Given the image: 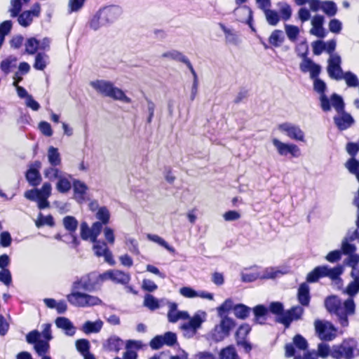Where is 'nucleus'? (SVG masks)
I'll return each instance as SVG.
<instances>
[{
  "label": "nucleus",
  "mask_w": 359,
  "mask_h": 359,
  "mask_svg": "<svg viewBox=\"0 0 359 359\" xmlns=\"http://www.w3.org/2000/svg\"><path fill=\"white\" fill-rule=\"evenodd\" d=\"M57 327L62 330L67 336L72 337L76 333V327L69 319L65 317H58L55 321Z\"/></svg>",
  "instance_id": "obj_20"
},
{
  "label": "nucleus",
  "mask_w": 359,
  "mask_h": 359,
  "mask_svg": "<svg viewBox=\"0 0 359 359\" xmlns=\"http://www.w3.org/2000/svg\"><path fill=\"white\" fill-rule=\"evenodd\" d=\"M72 176L66 172H64L61 177L57 179L56 183V189L61 194H66L69 191L72 187L71 182Z\"/></svg>",
  "instance_id": "obj_23"
},
{
  "label": "nucleus",
  "mask_w": 359,
  "mask_h": 359,
  "mask_svg": "<svg viewBox=\"0 0 359 359\" xmlns=\"http://www.w3.org/2000/svg\"><path fill=\"white\" fill-rule=\"evenodd\" d=\"M253 313L255 315V322L258 324H264L266 320V315L268 313L267 307L264 305L259 304L254 307Z\"/></svg>",
  "instance_id": "obj_30"
},
{
  "label": "nucleus",
  "mask_w": 359,
  "mask_h": 359,
  "mask_svg": "<svg viewBox=\"0 0 359 359\" xmlns=\"http://www.w3.org/2000/svg\"><path fill=\"white\" fill-rule=\"evenodd\" d=\"M251 309L243 304H238L234 306L233 313L236 318L244 320L247 318L250 313Z\"/></svg>",
  "instance_id": "obj_38"
},
{
  "label": "nucleus",
  "mask_w": 359,
  "mask_h": 359,
  "mask_svg": "<svg viewBox=\"0 0 359 359\" xmlns=\"http://www.w3.org/2000/svg\"><path fill=\"white\" fill-rule=\"evenodd\" d=\"M326 309L337 316L339 322L343 327L348 325V316L355 313V304L353 299L348 298L342 304L341 299L336 295L327 297L325 300Z\"/></svg>",
  "instance_id": "obj_3"
},
{
  "label": "nucleus",
  "mask_w": 359,
  "mask_h": 359,
  "mask_svg": "<svg viewBox=\"0 0 359 359\" xmlns=\"http://www.w3.org/2000/svg\"><path fill=\"white\" fill-rule=\"evenodd\" d=\"M359 255L357 254H351L348 255V258L347 259V265L352 268L351 272H353L355 269L359 271Z\"/></svg>",
  "instance_id": "obj_64"
},
{
  "label": "nucleus",
  "mask_w": 359,
  "mask_h": 359,
  "mask_svg": "<svg viewBox=\"0 0 359 359\" xmlns=\"http://www.w3.org/2000/svg\"><path fill=\"white\" fill-rule=\"evenodd\" d=\"M64 172L60 170L56 165H50L43 170L44 177L50 181L59 179Z\"/></svg>",
  "instance_id": "obj_33"
},
{
  "label": "nucleus",
  "mask_w": 359,
  "mask_h": 359,
  "mask_svg": "<svg viewBox=\"0 0 359 359\" xmlns=\"http://www.w3.org/2000/svg\"><path fill=\"white\" fill-rule=\"evenodd\" d=\"M101 274L92 272L77 278L72 286V292L67 296L68 302L75 306L79 307H88L100 305L102 300L97 297L93 296L86 293L79 292L83 290L88 292H93L96 290L102 283Z\"/></svg>",
  "instance_id": "obj_1"
},
{
  "label": "nucleus",
  "mask_w": 359,
  "mask_h": 359,
  "mask_svg": "<svg viewBox=\"0 0 359 359\" xmlns=\"http://www.w3.org/2000/svg\"><path fill=\"white\" fill-rule=\"evenodd\" d=\"M304 309L301 306H295L287 310L283 315L277 319V322L283 324L286 328L289 327L291 323L302 318Z\"/></svg>",
  "instance_id": "obj_12"
},
{
  "label": "nucleus",
  "mask_w": 359,
  "mask_h": 359,
  "mask_svg": "<svg viewBox=\"0 0 359 359\" xmlns=\"http://www.w3.org/2000/svg\"><path fill=\"white\" fill-rule=\"evenodd\" d=\"M251 330V327L248 324H243L238 329L236 336L237 338L238 344H241L243 341Z\"/></svg>",
  "instance_id": "obj_50"
},
{
  "label": "nucleus",
  "mask_w": 359,
  "mask_h": 359,
  "mask_svg": "<svg viewBox=\"0 0 359 359\" xmlns=\"http://www.w3.org/2000/svg\"><path fill=\"white\" fill-rule=\"evenodd\" d=\"M233 15L238 21L250 24L252 20V11L247 6H238L233 11Z\"/></svg>",
  "instance_id": "obj_21"
},
{
  "label": "nucleus",
  "mask_w": 359,
  "mask_h": 359,
  "mask_svg": "<svg viewBox=\"0 0 359 359\" xmlns=\"http://www.w3.org/2000/svg\"><path fill=\"white\" fill-rule=\"evenodd\" d=\"M17 58L15 56L10 55L1 61L0 68L1 71L8 75L13 67L16 66Z\"/></svg>",
  "instance_id": "obj_37"
},
{
  "label": "nucleus",
  "mask_w": 359,
  "mask_h": 359,
  "mask_svg": "<svg viewBox=\"0 0 359 359\" xmlns=\"http://www.w3.org/2000/svg\"><path fill=\"white\" fill-rule=\"evenodd\" d=\"M280 13L283 20H288L292 15V9L290 6L287 3H279Z\"/></svg>",
  "instance_id": "obj_60"
},
{
  "label": "nucleus",
  "mask_w": 359,
  "mask_h": 359,
  "mask_svg": "<svg viewBox=\"0 0 359 359\" xmlns=\"http://www.w3.org/2000/svg\"><path fill=\"white\" fill-rule=\"evenodd\" d=\"M313 88L316 92L320 94L319 99L323 111L325 112L330 111V98H328V97L325 94V91L326 90L325 83L320 79H313Z\"/></svg>",
  "instance_id": "obj_13"
},
{
  "label": "nucleus",
  "mask_w": 359,
  "mask_h": 359,
  "mask_svg": "<svg viewBox=\"0 0 359 359\" xmlns=\"http://www.w3.org/2000/svg\"><path fill=\"white\" fill-rule=\"evenodd\" d=\"M288 272L287 269H279L275 267H268L261 273L262 279H273L286 274Z\"/></svg>",
  "instance_id": "obj_26"
},
{
  "label": "nucleus",
  "mask_w": 359,
  "mask_h": 359,
  "mask_svg": "<svg viewBox=\"0 0 359 359\" xmlns=\"http://www.w3.org/2000/svg\"><path fill=\"white\" fill-rule=\"evenodd\" d=\"M268 309V312L270 311L271 313L276 315V320L283 315L285 311H284V306L280 302H273L270 303Z\"/></svg>",
  "instance_id": "obj_47"
},
{
  "label": "nucleus",
  "mask_w": 359,
  "mask_h": 359,
  "mask_svg": "<svg viewBox=\"0 0 359 359\" xmlns=\"http://www.w3.org/2000/svg\"><path fill=\"white\" fill-rule=\"evenodd\" d=\"M62 223L65 229L69 231L71 241L74 245H79V241L75 236V231L78 226V221L73 216H66L63 218Z\"/></svg>",
  "instance_id": "obj_17"
},
{
  "label": "nucleus",
  "mask_w": 359,
  "mask_h": 359,
  "mask_svg": "<svg viewBox=\"0 0 359 359\" xmlns=\"http://www.w3.org/2000/svg\"><path fill=\"white\" fill-rule=\"evenodd\" d=\"M90 85L99 93L111 97L116 100H119L125 103H130L131 99L126 95L124 92L114 86V84L105 80H96L91 81Z\"/></svg>",
  "instance_id": "obj_5"
},
{
  "label": "nucleus",
  "mask_w": 359,
  "mask_h": 359,
  "mask_svg": "<svg viewBox=\"0 0 359 359\" xmlns=\"http://www.w3.org/2000/svg\"><path fill=\"white\" fill-rule=\"evenodd\" d=\"M125 243L128 247V250L131 253L136 255L140 254L139 245L136 239L133 238H127Z\"/></svg>",
  "instance_id": "obj_61"
},
{
  "label": "nucleus",
  "mask_w": 359,
  "mask_h": 359,
  "mask_svg": "<svg viewBox=\"0 0 359 359\" xmlns=\"http://www.w3.org/2000/svg\"><path fill=\"white\" fill-rule=\"evenodd\" d=\"M272 144L280 156H285L290 154L292 156L297 158L301 155L300 149L294 144L285 143L277 138L272 140Z\"/></svg>",
  "instance_id": "obj_11"
},
{
  "label": "nucleus",
  "mask_w": 359,
  "mask_h": 359,
  "mask_svg": "<svg viewBox=\"0 0 359 359\" xmlns=\"http://www.w3.org/2000/svg\"><path fill=\"white\" fill-rule=\"evenodd\" d=\"M47 158L50 165L60 166L62 163V158L58 149L53 146L48 149Z\"/></svg>",
  "instance_id": "obj_29"
},
{
  "label": "nucleus",
  "mask_w": 359,
  "mask_h": 359,
  "mask_svg": "<svg viewBox=\"0 0 359 359\" xmlns=\"http://www.w3.org/2000/svg\"><path fill=\"white\" fill-rule=\"evenodd\" d=\"M92 243H94L93 249L97 257H102L109 250L106 242L97 240V241H93Z\"/></svg>",
  "instance_id": "obj_51"
},
{
  "label": "nucleus",
  "mask_w": 359,
  "mask_h": 359,
  "mask_svg": "<svg viewBox=\"0 0 359 359\" xmlns=\"http://www.w3.org/2000/svg\"><path fill=\"white\" fill-rule=\"evenodd\" d=\"M298 301L302 306H307L310 302L309 286L307 283H303L298 289Z\"/></svg>",
  "instance_id": "obj_28"
},
{
  "label": "nucleus",
  "mask_w": 359,
  "mask_h": 359,
  "mask_svg": "<svg viewBox=\"0 0 359 359\" xmlns=\"http://www.w3.org/2000/svg\"><path fill=\"white\" fill-rule=\"evenodd\" d=\"M222 30L224 33L226 41L233 45H238L240 42L239 38L236 32L232 29L227 28L223 24L219 25Z\"/></svg>",
  "instance_id": "obj_35"
},
{
  "label": "nucleus",
  "mask_w": 359,
  "mask_h": 359,
  "mask_svg": "<svg viewBox=\"0 0 359 359\" xmlns=\"http://www.w3.org/2000/svg\"><path fill=\"white\" fill-rule=\"evenodd\" d=\"M96 218L101 222L102 224H107L109 222L110 219V212L107 207L102 206L98 208L97 212L96 213Z\"/></svg>",
  "instance_id": "obj_46"
},
{
  "label": "nucleus",
  "mask_w": 359,
  "mask_h": 359,
  "mask_svg": "<svg viewBox=\"0 0 359 359\" xmlns=\"http://www.w3.org/2000/svg\"><path fill=\"white\" fill-rule=\"evenodd\" d=\"M331 348L330 346L325 343H320L318 346L317 355L318 357L325 358L330 355Z\"/></svg>",
  "instance_id": "obj_63"
},
{
  "label": "nucleus",
  "mask_w": 359,
  "mask_h": 359,
  "mask_svg": "<svg viewBox=\"0 0 359 359\" xmlns=\"http://www.w3.org/2000/svg\"><path fill=\"white\" fill-rule=\"evenodd\" d=\"M321 11H323L327 16L332 17L337 12L336 4L332 1H323Z\"/></svg>",
  "instance_id": "obj_43"
},
{
  "label": "nucleus",
  "mask_w": 359,
  "mask_h": 359,
  "mask_svg": "<svg viewBox=\"0 0 359 359\" xmlns=\"http://www.w3.org/2000/svg\"><path fill=\"white\" fill-rule=\"evenodd\" d=\"M147 238L149 241L154 242L156 243H158L161 246L163 247L170 253L174 254L175 252V248L173 247L170 246V245H168V243L163 238L160 237L159 236L156 235V234L148 233L147 235Z\"/></svg>",
  "instance_id": "obj_39"
},
{
  "label": "nucleus",
  "mask_w": 359,
  "mask_h": 359,
  "mask_svg": "<svg viewBox=\"0 0 359 359\" xmlns=\"http://www.w3.org/2000/svg\"><path fill=\"white\" fill-rule=\"evenodd\" d=\"M331 107L337 111V115L333 118L334 124L340 130H344L350 128L355 122L352 116L344 111V102L339 95L334 93L330 97Z\"/></svg>",
  "instance_id": "obj_4"
},
{
  "label": "nucleus",
  "mask_w": 359,
  "mask_h": 359,
  "mask_svg": "<svg viewBox=\"0 0 359 359\" xmlns=\"http://www.w3.org/2000/svg\"><path fill=\"white\" fill-rule=\"evenodd\" d=\"M314 325L316 332L322 341H332L335 338L337 330L331 323L317 320Z\"/></svg>",
  "instance_id": "obj_9"
},
{
  "label": "nucleus",
  "mask_w": 359,
  "mask_h": 359,
  "mask_svg": "<svg viewBox=\"0 0 359 359\" xmlns=\"http://www.w3.org/2000/svg\"><path fill=\"white\" fill-rule=\"evenodd\" d=\"M103 325L102 320H98L95 322L86 321L82 326V330L86 334L97 333L100 331Z\"/></svg>",
  "instance_id": "obj_32"
},
{
  "label": "nucleus",
  "mask_w": 359,
  "mask_h": 359,
  "mask_svg": "<svg viewBox=\"0 0 359 359\" xmlns=\"http://www.w3.org/2000/svg\"><path fill=\"white\" fill-rule=\"evenodd\" d=\"M284 35L281 30L276 29L272 32L269 38V42L270 44L275 47L280 46L284 41Z\"/></svg>",
  "instance_id": "obj_40"
},
{
  "label": "nucleus",
  "mask_w": 359,
  "mask_h": 359,
  "mask_svg": "<svg viewBox=\"0 0 359 359\" xmlns=\"http://www.w3.org/2000/svg\"><path fill=\"white\" fill-rule=\"evenodd\" d=\"M102 20L106 23H111L117 20L122 14V9L118 6H110L99 10Z\"/></svg>",
  "instance_id": "obj_16"
},
{
  "label": "nucleus",
  "mask_w": 359,
  "mask_h": 359,
  "mask_svg": "<svg viewBox=\"0 0 359 359\" xmlns=\"http://www.w3.org/2000/svg\"><path fill=\"white\" fill-rule=\"evenodd\" d=\"M344 358L351 359L356 348V342L353 339L344 340L340 345Z\"/></svg>",
  "instance_id": "obj_27"
},
{
  "label": "nucleus",
  "mask_w": 359,
  "mask_h": 359,
  "mask_svg": "<svg viewBox=\"0 0 359 359\" xmlns=\"http://www.w3.org/2000/svg\"><path fill=\"white\" fill-rule=\"evenodd\" d=\"M341 79H344L347 86L349 87H356L359 83L357 76L351 72L344 73L341 76Z\"/></svg>",
  "instance_id": "obj_58"
},
{
  "label": "nucleus",
  "mask_w": 359,
  "mask_h": 359,
  "mask_svg": "<svg viewBox=\"0 0 359 359\" xmlns=\"http://www.w3.org/2000/svg\"><path fill=\"white\" fill-rule=\"evenodd\" d=\"M39 40L34 37L29 38L25 43V51L29 55H34L39 50Z\"/></svg>",
  "instance_id": "obj_42"
},
{
  "label": "nucleus",
  "mask_w": 359,
  "mask_h": 359,
  "mask_svg": "<svg viewBox=\"0 0 359 359\" xmlns=\"http://www.w3.org/2000/svg\"><path fill=\"white\" fill-rule=\"evenodd\" d=\"M17 17L18 23L24 27L29 26L34 18V15H32V14L29 11H25L21 13Z\"/></svg>",
  "instance_id": "obj_45"
},
{
  "label": "nucleus",
  "mask_w": 359,
  "mask_h": 359,
  "mask_svg": "<svg viewBox=\"0 0 359 359\" xmlns=\"http://www.w3.org/2000/svg\"><path fill=\"white\" fill-rule=\"evenodd\" d=\"M341 60L338 54H331L328 60L327 73L332 79L341 80L344 74L341 67Z\"/></svg>",
  "instance_id": "obj_14"
},
{
  "label": "nucleus",
  "mask_w": 359,
  "mask_h": 359,
  "mask_svg": "<svg viewBox=\"0 0 359 359\" xmlns=\"http://www.w3.org/2000/svg\"><path fill=\"white\" fill-rule=\"evenodd\" d=\"M81 237L84 241L90 240L93 242V233L91 229L86 222L81 224Z\"/></svg>",
  "instance_id": "obj_59"
},
{
  "label": "nucleus",
  "mask_w": 359,
  "mask_h": 359,
  "mask_svg": "<svg viewBox=\"0 0 359 359\" xmlns=\"http://www.w3.org/2000/svg\"><path fill=\"white\" fill-rule=\"evenodd\" d=\"M136 345H137V341H135L128 340L126 342V351L123 353V359H137V353L135 351L131 349L133 346H136Z\"/></svg>",
  "instance_id": "obj_56"
},
{
  "label": "nucleus",
  "mask_w": 359,
  "mask_h": 359,
  "mask_svg": "<svg viewBox=\"0 0 359 359\" xmlns=\"http://www.w3.org/2000/svg\"><path fill=\"white\" fill-rule=\"evenodd\" d=\"M352 280L346 287L345 292L349 296L348 298L353 299L359 292V271L355 269L353 272H351Z\"/></svg>",
  "instance_id": "obj_22"
},
{
  "label": "nucleus",
  "mask_w": 359,
  "mask_h": 359,
  "mask_svg": "<svg viewBox=\"0 0 359 359\" xmlns=\"http://www.w3.org/2000/svg\"><path fill=\"white\" fill-rule=\"evenodd\" d=\"M346 167L351 174L356 176L359 182V161L351 158L346 162Z\"/></svg>",
  "instance_id": "obj_53"
},
{
  "label": "nucleus",
  "mask_w": 359,
  "mask_h": 359,
  "mask_svg": "<svg viewBox=\"0 0 359 359\" xmlns=\"http://www.w3.org/2000/svg\"><path fill=\"white\" fill-rule=\"evenodd\" d=\"M220 359H238V356L233 346L223 348L219 353Z\"/></svg>",
  "instance_id": "obj_55"
},
{
  "label": "nucleus",
  "mask_w": 359,
  "mask_h": 359,
  "mask_svg": "<svg viewBox=\"0 0 359 359\" xmlns=\"http://www.w3.org/2000/svg\"><path fill=\"white\" fill-rule=\"evenodd\" d=\"M235 323L233 319L228 316L222 318L219 325H215L214 329L208 334L209 340L219 342L229 335L230 331L234 327Z\"/></svg>",
  "instance_id": "obj_7"
},
{
  "label": "nucleus",
  "mask_w": 359,
  "mask_h": 359,
  "mask_svg": "<svg viewBox=\"0 0 359 359\" xmlns=\"http://www.w3.org/2000/svg\"><path fill=\"white\" fill-rule=\"evenodd\" d=\"M107 25L104 20H102V15L98 11L90 19L89 21L90 27L96 31L99 29L100 27Z\"/></svg>",
  "instance_id": "obj_41"
},
{
  "label": "nucleus",
  "mask_w": 359,
  "mask_h": 359,
  "mask_svg": "<svg viewBox=\"0 0 359 359\" xmlns=\"http://www.w3.org/2000/svg\"><path fill=\"white\" fill-rule=\"evenodd\" d=\"M294 345L300 350L305 351L308 348L307 341L301 334H297L293 338Z\"/></svg>",
  "instance_id": "obj_62"
},
{
  "label": "nucleus",
  "mask_w": 359,
  "mask_h": 359,
  "mask_svg": "<svg viewBox=\"0 0 359 359\" xmlns=\"http://www.w3.org/2000/svg\"><path fill=\"white\" fill-rule=\"evenodd\" d=\"M278 128L282 133L286 134V135L294 140L305 142V134L301 128L292 123L285 122L278 126Z\"/></svg>",
  "instance_id": "obj_10"
},
{
  "label": "nucleus",
  "mask_w": 359,
  "mask_h": 359,
  "mask_svg": "<svg viewBox=\"0 0 359 359\" xmlns=\"http://www.w3.org/2000/svg\"><path fill=\"white\" fill-rule=\"evenodd\" d=\"M342 273L343 267L341 265L334 268H330L326 265L319 266L308 273L306 280L309 283H315L323 277H329L332 280H336Z\"/></svg>",
  "instance_id": "obj_6"
},
{
  "label": "nucleus",
  "mask_w": 359,
  "mask_h": 359,
  "mask_svg": "<svg viewBox=\"0 0 359 359\" xmlns=\"http://www.w3.org/2000/svg\"><path fill=\"white\" fill-rule=\"evenodd\" d=\"M165 305L168 308L167 318L169 323H175L179 320H188L180 326L185 338H193L207 319V313L204 311L198 310L191 317L188 311L179 310L178 304L175 302L165 301Z\"/></svg>",
  "instance_id": "obj_2"
},
{
  "label": "nucleus",
  "mask_w": 359,
  "mask_h": 359,
  "mask_svg": "<svg viewBox=\"0 0 359 359\" xmlns=\"http://www.w3.org/2000/svg\"><path fill=\"white\" fill-rule=\"evenodd\" d=\"M29 0H11V6L8 9L11 17L16 18L22 11L23 4H27Z\"/></svg>",
  "instance_id": "obj_34"
},
{
  "label": "nucleus",
  "mask_w": 359,
  "mask_h": 359,
  "mask_svg": "<svg viewBox=\"0 0 359 359\" xmlns=\"http://www.w3.org/2000/svg\"><path fill=\"white\" fill-rule=\"evenodd\" d=\"M26 340L28 344H34V348L39 356L46 355L49 351V341L41 339L40 332L32 330L26 335Z\"/></svg>",
  "instance_id": "obj_8"
},
{
  "label": "nucleus",
  "mask_w": 359,
  "mask_h": 359,
  "mask_svg": "<svg viewBox=\"0 0 359 359\" xmlns=\"http://www.w3.org/2000/svg\"><path fill=\"white\" fill-rule=\"evenodd\" d=\"M285 31L288 39L291 42H295L299 34V29L297 26L285 24Z\"/></svg>",
  "instance_id": "obj_48"
},
{
  "label": "nucleus",
  "mask_w": 359,
  "mask_h": 359,
  "mask_svg": "<svg viewBox=\"0 0 359 359\" xmlns=\"http://www.w3.org/2000/svg\"><path fill=\"white\" fill-rule=\"evenodd\" d=\"M324 21L325 18L323 15H315L311 20L312 28L310 30V33L319 38H324L326 34L323 27Z\"/></svg>",
  "instance_id": "obj_19"
},
{
  "label": "nucleus",
  "mask_w": 359,
  "mask_h": 359,
  "mask_svg": "<svg viewBox=\"0 0 359 359\" xmlns=\"http://www.w3.org/2000/svg\"><path fill=\"white\" fill-rule=\"evenodd\" d=\"M264 13L266 21L269 25H271L272 26H275L280 21V16L276 11L271 10L269 8V9L265 11Z\"/></svg>",
  "instance_id": "obj_52"
},
{
  "label": "nucleus",
  "mask_w": 359,
  "mask_h": 359,
  "mask_svg": "<svg viewBox=\"0 0 359 359\" xmlns=\"http://www.w3.org/2000/svg\"><path fill=\"white\" fill-rule=\"evenodd\" d=\"M76 350L81 354L83 355L88 352H90V342L86 339H81L76 341L75 343Z\"/></svg>",
  "instance_id": "obj_57"
},
{
  "label": "nucleus",
  "mask_w": 359,
  "mask_h": 359,
  "mask_svg": "<svg viewBox=\"0 0 359 359\" xmlns=\"http://www.w3.org/2000/svg\"><path fill=\"white\" fill-rule=\"evenodd\" d=\"M72 187L75 200L79 203L84 202L88 190L87 185L79 180H74L72 182Z\"/></svg>",
  "instance_id": "obj_18"
},
{
  "label": "nucleus",
  "mask_w": 359,
  "mask_h": 359,
  "mask_svg": "<svg viewBox=\"0 0 359 359\" xmlns=\"http://www.w3.org/2000/svg\"><path fill=\"white\" fill-rule=\"evenodd\" d=\"M350 238V232H348L341 243V250L343 251V253L347 255L353 254L356 251L355 245L349 243V241H351Z\"/></svg>",
  "instance_id": "obj_44"
},
{
  "label": "nucleus",
  "mask_w": 359,
  "mask_h": 359,
  "mask_svg": "<svg viewBox=\"0 0 359 359\" xmlns=\"http://www.w3.org/2000/svg\"><path fill=\"white\" fill-rule=\"evenodd\" d=\"M26 180L32 187H36L41 182V176L36 168H30L26 172Z\"/></svg>",
  "instance_id": "obj_31"
},
{
  "label": "nucleus",
  "mask_w": 359,
  "mask_h": 359,
  "mask_svg": "<svg viewBox=\"0 0 359 359\" xmlns=\"http://www.w3.org/2000/svg\"><path fill=\"white\" fill-rule=\"evenodd\" d=\"M235 305H233V300L231 299H226L224 303L217 308V312L218 315L221 318L226 316L225 313L230 311L231 309L233 310V307Z\"/></svg>",
  "instance_id": "obj_54"
},
{
  "label": "nucleus",
  "mask_w": 359,
  "mask_h": 359,
  "mask_svg": "<svg viewBox=\"0 0 359 359\" xmlns=\"http://www.w3.org/2000/svg\"><path fill=\"white\" fill-rule=\"evenodd\" d=\"M166 299H158L150 294H147L144 299V306L151 311L159 309L161 306L165 305Z\"/></svg>",
  "instance_id": "obj_25"
},
{
  "label": "nucleus",
  "mask_w": 359,
  "mask_h": 359,
  "mask_svg": "<svg viewBox=\"0 0 359 359\" xmlns=\"http://www.w3.org/2000/svg\"><path fill=\"white\" fill-rule=\"evenodd\" d=\"M49 62V57L44 53H38L35 57L34 69L43 70Z\"/></svg>",
  "instance_id": "obj_36"
},
{
  "label": "nucleus",
  "mask_w": 359,
  "mask_h": 359,
  "mask_svg": "<svg viewBox=\"0 0 359 359\" xmlns=\"http://www.w3.org/2000/svg\"><path fill=\"white\" fill-rule=\"evenodd\" d=\"M35 224L38 228L42 226L47 225L49 226H53L55 225L53 217L51 215L43 216L42 213H39L37 219L35 222Z\"/></svg>",
  "instance_id": "obj_49"
},
{
  "label": "nucleus",
  "mask_w": 359,
  "mask_h": 359,
  "mask_svg": "<svg viewBox=\"0 0 359 359\" xmlns=\"http://www.w3.org/2000/svg\"><path fill=\"white\" fill-rule=\"evenodd\" d=\"M123 346V341L117 336H111L104 344L103 347L109 351L118 352Z\"/></svg>",
  "instance_id": "obj_24"
},
{
  "label": "nucleus",
  "mask_w": 359,
  "mask_h": 359,
  "mask_svg": "<svg viewBox=\"0 0 359 359\" xmlns=\"http://www.w3.org/2000/svg\"><path fill=\"white\" fill-rule=\"evenodd\" d=\"M102 280H110L116 283L128 284L130 280V276L120 270H108L101 273Z\"/></svg>",
  "instance_id": "obj_15"
}]
</instances>
